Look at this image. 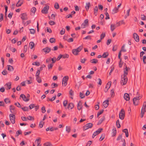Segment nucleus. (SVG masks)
Listing matches in <instances>:
<instances>
[{"instance_id":"nucleus-30","label":"nucleus","mask_w":146,"mask_h":146,"mask_svg":"<svg viewBox=\"0 0 146 146\" xmlns=\"http://www.w3.org/2000/svg\"><path fill=\"white\" fill-rule=\"evenodd\" d=\"M125 45L124 44L122 47L121 49V50L120 51L121 52H125L126 51V50L125 49Z\"/></svg>"},{"instance_id":"nucleus-2","label":"nucleus","mask_w":146,"mask_h":146,"mask_svg":"<svg viewBox=\"0 0 146 146\" xmlns=\"http://www.w3.org/2000/svg\"><path fill=\"white\" fill-rule=\"evenodd\" d=\"M82 48V46H80L76 49H73L72 50V52L74 54L76 55L78 54V53L81 50Z\"/></svg>"},{"instance_id":"nucleus-20","label":"nucleus","mask_w":146,"mask_h":146,"mask_svg":"<svg viewBox=\"0 0 146 146\" xmlns=\"http://www.w3.org/2000/svg\"><path fill=\"white\" fill-rule=\"evenodd\" d=\"M74 104L72 103H70L68 106L67 108L69 110H71L74 107Z\"/></svg>"},{"instance_id":"nucleus-44","label":"nucleus","mask_w":146,"mask_h":146,"mask_svg":"<svg viewBox=\"0 0 146 146\" xmlns=\"http://www.w3.org/2000/svg\"><path fill=\"white\" fill-rule=\"evenodd\" d=\"M116 125L117 126V127L118 128H119L121 126L120 124L119 123V120L118 119L116 121Z\"/></svg>"},{"instance_id":"nucleus-62","label":"nucleus","mask_w":146,"mask_h":146,"mask_svg":"<svg viewBox=\"0 0 146 146\" xmlns=\"http://www.w3.org/2000/svg\"><path fill=\"white\" fill-rule=\"evenodd\" d=\"M51 57H50L46 59V63L49 62L51 60Z\"/></svg>"},{"instance_id":"nucleus-51","label":"nucleus","mask_w":146,"mask_h":146,"mask_svg":"<svg viewBox=\"0 0 146 146\" xmlns=\"http://www.w3.org/2000/svg\"><path fill=\"white\" fill-rule=\"evenodd\" d=\"M62 58H68L69 57V55L68 54H65L64 55H62Z\"/></svg>"},{"instance_id":"nucleus-55","label":"nucleus","mask_w":146,"mask_h":146,"mask_svg":"<svg viewBox=\"0 0 146 146\" xmlns=\"http://www.w3.org/2000/svg\"><path fill=\"white\" fill-rule=\"evenodd\" d=\"M105 36V34L104 33H102L100 36L101 39L103 38Z\"/></svg>"},{"instance_id":"nucleus-64","label":"nucleus","mask_w":146,"mask_h":146,"mask_svg":"<svg viewBox=\"0 0 146 146\" xmlns=\"http://www.w3.org/2000/svg\"><path fill=\"white\" fill-rule=\"evenodd\" d=\"M143 61L144 64L146 63V56H143Z\"/></svg>"},{"instance_id":"nucleus-58","label":"nucleus","mask_w":146,"mask_h":146,"mask_svg":"<svg viewBox=\"0 0 146 146\" xmlns=\"http://www.w3.org/2000/svg\"><path fill=\"white\" fill-rule=\"evenodd\" d=\"M49 23L51 25H53L55 24V22L52 21H50L49 22Z\"/></svg>"},{"instance_id":"nucleus-32","label":"nucleus","mask_w":146,"mask_h":146,"mask_svg":"<svg viewBox=\"0 0 146 146\" xmlns=\"http://www.w3.org/2000/svg\"><path fill=\"white\" fill-rule=\"evenodd\" d=\"M111 83V82H109L107 84L105 88L109 89L110 87Z\"/></svg>"},{"instance_id":"nucleus-40","label":"nucleus","mask_w":146,"mask_h":146,"mask_svg":"<svg viewBox=\"0 0 146 146\" xmlns=\"http://www.w3.org/2000/svg\"><path fill=\"white\" fill-rule=\"evenodd\" d=\"M146 111H144L141 110V117L142 118L145 112Z\"/></svg>"},{"instance_id":"nucleus-57","label":"nucleus","mask_w":146,"mask_h":146,"mask_svg":"<svg viewBox=\"0 0 146 146\" xmlns=\"http://www.w3.org/2000/svg\"><path fill=\"white\" fill-rule=\"evenodd\" d=\"M56 57H54L52 58H51V60L52 61V63H54L56 61Z\"/></svg>"},{"instance_id":"nucleus-52","label":"nucleus","mask_w":146,"mask_h":146,"mask_svg":"<svg viewBox=\"0 0 146 146\" xmlns=\"http://www.w3.org/2000/svg\"><path fill=\"white\" fill-rule=\"evenodd\" d=\"M27 119H28L29 120H34V118L33 117L29 115L27 117Z\"/></svg>"},{"instance_id":"nucleus-9","label":"nucleus","mask_w":146,"mask_h":146,"mask_svg":"<svg viewBox=\"0 0 146 146\" xmlns=\"http://www.w3.org/2000/svg\"><path fill=\"white\" fill-rule=\"evenodd\" d=\"M49 9V6L47 5L44 7L42 10V12L43 13L46 14L47 13L48 10Z\"/></svg>"},{"instance_id":"nucleus-39","label":"nucleus","mask_w":146,"mask_h":146,"mask_svg":"<svg viewBox=\"0 0 146 146\" xmlns=\"http://www.w3.org/2000/svg\"><path fill=\"white\" fill-rule=\"evenodd\" d=\"M49 41L51 43H54L55 41V39L54 38H50Z\"/></svg>"},{"instance_id":"nucleus-26","label":"nucleus","mask_w":146,"mask_h":146,"mask_svg":"<svg viewBox=\"0 0 146 146\" xmlns=\"http://www.w3.org/2000/svg\"><path fill=\"white\" fill-rule=\"evenodd\" d=\"M146 107V101H145L144 102L143 105L141 109V110H143L144 111H146L145 109Z\"/></svg>"},{"instance_id":"nucleus-6","label":"nucleus","mask_w":146,"mask_h":146,"mask_svg":"<svg viewBox=\"0 0 146 146\" xmlns=\"http://www.w3.org/2000/svg\"><path fill=\"white\" fill-rule=\"evenodd\" d=\"M93 126V124L91 123H89L86 124L83 127V129L86 130L89 128H91Z\"/></svg>"},{"instance_id":"nucleus-5","label":"nucleus","mask_w":146,"mask_h":146,"mask_svg":"<svg viewBox=\"0 0 146 146\" xmlns=\"http://www.w3.org/2000/svg\"><path fill=\"white\" fill-rule=\"evenodd\" d=\"M140 99V96H137L136 97L134 98L133 99V102L135 106L138 105V101Z\"/></svg>"},{"instance_id":"nucleus-50","label":"nucleus","mask_w":146,"mask_h":146,"mask_svg":"<svg viewBox=\"0 0 146 146\" xmlns=\"http://www.w3.org/2000/svg\"><path fill=\"white\" fill-rule=\"evenodd\" d=\"M21 109L24 111H27L28 110V108L27 107L22 108Z\"/></svg>"},{"instance_id":"nucleus-24","label":"nucleus","mask_w":146,"mask_h":146,"mask_svg":"<svg viewBox=\"0 0 146 146\" xmlns=\"http://www.w3.org/2000/svg\"><path fill=\"white\" fill-rule=\"evenodd\" d=\"M116 27L114 24H111L110 26L111 30V31H113Z\"/></svg>"},{"instance_id":"nucleus-22","label":"nucleus","mask_w":146,"mask_h":146,"mask_svg":"<svg viewBox=\"0 0 146 146\" xmlns=\"http://www.w3.org/2000/svg\"><path fill=\"white\" fill-rule=\"evenodd\" d=\"M123 132L125 133V136L126 137H128V130L127 129H123Z\"/></svg>"},{"instance_id":"nucleus-12","label":"nucleus","mask_w":146,"mask_h":146,"mask_svg":"<svg viewBox=\"0 0 146 146\" xmlns=\"http://www.w3.org/2000/svg\"><path fill=\"white\" fill-rule=\"evenodd\" d=\"M21 17L23 20H26L27 19V15L25 13L21 14Z\"/></svg>"},{"instance_id":"nucleus-35","label":"nucleus","mask_w":146,"mask_h":146,"mask_svg":"<svg viewBox=\"0 0 146 146\" xmlns=\"http://www.w3.org/2000/svg\"><path fill=\"white\" fill-rule=\"evenodd\" d=\"M44 146H52V144L49 142H47L44 144Z\"/></svg>"},{"instance_id":"nucleus-16","label":"nucleus","mask_w":146,"mask_h":146,"mask_svg":"<svg viewBox=\"0 0 146 146\" xmlns=\"http://www.w3.org/2000/svg\"><path fill=\"white\" fill-rule=\"evenodd\" d=\"M43 50L46 53H48L50 51L51 49L50 48L47 47L43 49Z\"/></svg>"},{"instance_id":"nucleus-33","label":"nucleus","mask_w":146,"mask_h":146,"mask_svg":"<svg viewBox=\"0 0 146 146\" xmlns=\"http://www.w3.org/2000/svg\"><path fill=\"white\" fill-rule=\"evenodd\" d=\"M108 52H105L103 53L102 55V57L104 58H106L108 56Z\"/></svg>"},{"instance_id":"nucleus-34","label":"nucleus","mask_w":146,"mask_h":146,"mask_svg":"<svg viewBox=\"0 0 146 146\" xmlns=\"http://www.w3.org/2000/svg\"><path fill=\"white\" fill-rule=\"evenodd\" d=\"M41 138L39 137L38 139H37L35 140V142L37 144H40V143Z\"/></svg>"},{"instance_id":"nucleus-8","label":"nucleus","mask_w":146,"mask_h":146,"mask_svg":"<svg viewBox=\"0 0 146 146\" xmlns=\"http://www.w3.org/2000/svg\"><path fill=\"white\" fill-rule=\"evenodd\" d=\"M102 130L103 129L102 128L99 129L95 131L93 133L92 136V137L93 138H94L96 136L100 133Z\"/></svg>"},{"instance_id":"nucleus-4","label":"nucleus","mask_w":146,"mask_h":146,"mask_svg":"<svg viewBox=\"0 0 146 146\" xmlns=\"http://www.w3.org/2000/svg\"><path fill=\"white\" fill-rule=\"evenodd\" d=\"M68 78V77L67 76H64L63 77L62 80V84L63 85L64 84V86H66L67 85Z\"/></svg>"},{"instance_id":"nucleus-28","label":"nucleus","mask_w":146,"mask_h":146,"mask_svg":"<svg viewBox=\"0 0 146 146\" xmlns=\"http://www.w3.org/2000/svg\"><path fill=\"white\" fill-rule=\"evenodd\" d=\"M98 62V60L96 59H94L90 60V62L92 63L96 64V63Z\"/></svg>"},{"instance_id":"nucleus-3","label":"nucleus","mask_w":146,"mask_h":146,"mask_svg":"<svg viewBox=\"0 0 146 146\" xmlns=\"http://www.w3.org/2000/svg\"><path fill=\"white\" fill-rule=\"evenodd\" d=\"M10 120L12 124H14L15 122V115L13 114H11L9 115Z\"/></svg>"},{"instance_id":"nucleus-7","label":"nucleus","mask_w":146,"mask_h":146,"mask_svg":"<svg viewBox=\"0 0 146 146\" xmlns=\"http://www.w3.org/2000/svg\"><path fill=\"white\" fill-rule=\"evenodd\" d=\"M125 116V112L123 109H122L119 113V117L121 120L124 119Z\"/></svg>"},{"instance_id":"nucleus-59","label":"nucleus","mask_w":146,"mask_h":146,"mask_svg":"<svg viewBox=\"0 0 146 146\" xmlns=\"http://www.w3.org/2000/svg\"><path fill=\"white\" fill-rule=\"evenodd\" d=\"M56 15L54 14H52L51 15V19L53 20H54L55 19V17Z\"/></svg>"},{"instance_id":"nucleus-43","label":"nucleus","mask_w":146,"mask_h":146,"mask_svg":"<svg viewBox=\"0 0 146 146\" xmlns=\"http://www.w3.org/2000/svg\"><path fill=\"white\" fill-rule=\"evenodd\" d=\"M105 136V135L104 134H102L100 138V141H102L104 138Z\"/></svg>"},{"instance_id":"nucleus-23","label":"nucleus","mask_w":146,"mask_h":146,"mask_svg":"<svg viewBox=\"0 0 146 146\" xmlns=\"http://www.w3.org/2000/svg\"><path fill=\"white\" fill-rule=\"evenodd\" d=\"M35 44L33 42H31L29 44V46L31 49H32L34 46Z\"/></svg>"},{"instance_id":"nucleus-54","label":"nucleus","mask_w":146,"mask_h":146,"mask_svg":"<svg viewBox=\"0 0 146 146\" xmlns=\"http://www.w3.org/2000/svg\"><path fill=\"white\" fill-rule=\"evenodd\" d=\"M33 65H35L36 66H38L40 65L39 63L37 62H33L32 63Z\"/></svg>"},{"instance_id":"nucleus-53","label":"nucleus","mask_w":146,"mask_h":146,"mask_svg":"<svg viewBox=\"0 0 146 146\" xmlns=\"http://www.w3.org/2000/svg\"><path fill=\"white\" fill-rule=\"evenodd\" d=\"M104 110H101L100 111L98 112L97 115V117H98L103 112Z\"/></svg>"},{"instance_id":"nucleus-25","label":"nucleus","mask_w":146,"mask_h":146,"mask_svg":"<svg viewBox=\"0 0 146 146\" xmlns=\"http://www.w3.org/2000/svg\"><path fill=\"white\" fill-rule=\"evenodd\" d=\"M11 82H9L6 84L5 86H6L8 87L9 89H10L11 88Z\"/></svg>"},{"instance_id":"nucleus-14","label":"nucleus","mask_w":146,"mask_h":146,"mask_svg":"<svg viewBox=\"0 0 146 146\" xmlns=\"http://www.w3.org/2000/svg\"><path fill=\"white\" fill-rule=\"evenodd\" d=\"M109 100H106L103 103V105L104 107L106 108H107L109 105Z\"/></svg>"},{"instance_id":"nucleus-37","label":"nucleus","mask_w":146,"mask_h":146,"mask_svg":"<svg viewBox=\"0 0 146 146\" xmlns=\"http://www.w3.org/2000/svg\"><path fill=\"white\" fill-rule=\"evenodd\" d=\"M4 101L6 104L10 103L11 102L10 100L8 98H6L5 99Z\"/></svg>"},{"instance_id":"nucleus-29","label":"nucleus","mask_w":146,"mask_h":146,"mask_svg":"<svg viewBox=\"0 0 146 146\" xmlns=\"http://www.w3.org/2000/svg\"><path fill=\"white\" fill-rule=\"evenodd\" d=\"M21 134V130H18L16 132L15 136L18 137L19 135Z\"/></svg>"},{"instance_id":"nucleus-48","label":"nucleus","mask_w":146,"mask_h":146,"mask_svg":"<svg viewBox=\"0 0 146 146\" xmlns=\"http://www.w3.org/2000/svg\"><path fill=\"white\" fill-rule=\"evenodd\" d=\"M104 119H105V118L104 117H103L102 118H101L99 120V121L98 123V124H100V123H101L103 121H104Z\"/></svg>"},{"instance_id":"nucleus-49","label":"nucleus","mask_w":146,"mask_h":146,"mask_svg":"<svg viewBox=\"0 0 146 146\" xmlns=\"http://www.w3.org/2000/svg\"><path fill=\"white\" fill-rule=\"evenodd\" d=\"M105 14L106 16V17L105 19H110L108 13L107 12V11H106L105 13Z\"/></svg>"},{"instance_id":"nucleus-56","label":"nucleus","mask_w":146,"mask_h":146,"mask_svg":"<svg viewBox=\"0 0 146 146\" xmlns=\"http://www.w3.org/2000/svg\"><path fill=\"white\" fill-rule=\"evenodd\" d=\"M53 66V64H48V69H50L52 68V67Z\"/></svg>"},{"instance_id":"nucleus-11","label":"nucleus","mask_w":146,"mask_h":146,"mask_svg":"<svg viewBox=\"0 0 146 146\" xmlns=\"http://www.w3.org/2000/svg\"><path fill=\"white\" fill-rule=\"evenodd\" d=\"M88 19H86L84 21V23H83V28H86L88 26Z\"/></svg>"},{"instance_id":"nucleus-45","label":"nucleus","mask_w":146,"mask_h":146,"mask_svg":"<svg viewBox=\"0 0 146 146\" xmlns=\"http://www.w3.org/2000/svg\"><path fill=\"white\" fill-rule=\"evenodd\" d=\"M31 11L34 14L35 13V12H36V9L35 7H33L31 9Z\"/></svg>"},{"instance_id":"nucleus-60","label":"nucleus","mask_w":146,"mask_h":146,"mask_svg":"<svg viewBox=\"0 0 146 146\" xmlns=\"http://www.w3.org/2000/svg\"><path fill=\"white\" fill-rule=\"evenodd\" d=\"M67 102H68L66 100H64V101L63 102V106L64 107H65L66 106V105L67 104Z\"/></svg>"},{"instance_id":"nucleus-46","label":"nucleus","mask_w":146,"mask_h":146,"mask_svg":"<svg viewBox=\"0 0 146 146\" xmlns=\"http://www.w3.org/2000/svg\"><path fill=\"white\" fill-rule=\"evenodd\" d=\"M141 19L143 20H146V17L144 15H141Z\"/></svg>"},{"instance_id":"nucleus-36","label":"nucleus","mask_w":146,"mask_h":146,"mask_svg":"<svg viewBox=\"0 0 146 146\" xmlns=\"http://www.w3.org/2000/svg\"><path fill=\"white\" fill-rule=\"evenodd\" d=\"M54 7L56 9H57L59 8V6L58 4L56 2L55 3L54 5Z\"/></svg>"},{"instance_id":"nucleus-17","label":"nucleus","mask_w":146,"mask_h":146,"mask_svg":"<svg viewBox=\"0 0 146 146\" xmlns=\"http://www.w3.org/2000/svg\"><path fill=\"white\" fill-rule=\"evenodd\" d=\"M23 2L21 0H19L18 3L16 4V6L17 7H19L21 6L23 4Z\"/></svg>"},{"instance_id":"nucleus-19","label":"nucleus","mask_w":146,"mask_h":146,"mask_svg":"<svg viewBox=\"0 0 146 146\" xmlns=\"http://www.w3.org/2000/svg\"><path fill=\"white\" fill-rule=\"evenodd\" d=\"M8 68V70L10 71H13L14 70V68L13 67L10 65H8L7 66Z\"/></svg>"},{"instance_id":"nucleus-61","label":"nucleus","mask_w":146,"mask_h":146,"mask_svg":"<svg viewBox=\"0 0 146 146\" xmlns=\"http://www.w3.org/2000/svg\"><path fill=\"white\" fill-rule=\"evenodd\" d=\"M41 111L43 113L45 112L46 111V110L45 109V108L44 106H43L41 108Z\"/></svg>"},{"instance_id":"nucleus-31","label":"nucleus","mask_w":146,"mask_h":146,"mask_svg":"<svg viewBox=\"0 0 146 146\" xmlns=\"http://www.w3.org/2000/svg\"><path fill=\"white\" fill-rule=\"evenodd\" d=\"M118 9L116 7L114 8L112 10V13L113 14H114L116 13L118 10Z\"/></svg>"},{"instance_id":"nucleus-10","label":"nucleus","mask_w":146,"mask_h":146,"mask_svg":"<svg viewBox=\"0 0 146 146\" xmlns=\"http://www.w3.org/2000/svg\"><path fill=\"white\" fill-rule=\"evenodd\" d=\"M20 97L22 98L23 100L25 102H27L29 100V98H27L26 96L23 94H21L20 95Z\"/></svg>"},{"instance_id":"nucleus-38","label":"nucleus","mask_w":146,"mask_h":146,"mask_svg":"<svg viewBox=\"0 0 146 146\" xmlns=\"http://www.w3.org/2000/svg\"><path fill=\"white\" fill-rule=\"evenodd\" d=\"M66 131L68 133H69L70 131V126H66Z\"/></svg>"},{"instance_id":"nucleus-13","label":"nucleus","mask_w":146,"mask_h":146,"mask_svg":"<svg viewBox=\"0 0 146 146\" xmlns=\"http://www.w3.org/2000/svg\"><path fill=\"white\" fill-rule=\"evenodd\" d=\"M133 37L135 41L137 42H138L139 41V37L138 35L136 33L133 34Z\"/></svg>"},{"instance_id":"nucleus-42","label":"nucleus","mask_w":146,"mask_h":146,"mask_svg":"<svg viewBox=\"0 0 146 146\" xmlns=\"http://www.w3.org/2000/svg\"><path fill=\"white\" fill-rule=\"evenodd\" d=\"M36 80L38 82L40 83L41 82L42 80L41 78L39 77H36Z\"/></svg>"},{"instance_id":"nucleus-18","label":"nucleus","mask_w":146,"mask_h":146,"mask_svg":"<svg viewBox=\"0 0 146 146\" xmlns=\"http://www.w3.org/2000/svg\"><path fill=\"white\" fill-rule=\"evenodd\" d=\"M128 73V69L126 67L124 70V74L122 76H126L127 75Z\"/></svg>"},{"instance_id":"nucleus-1","label":"nucleus","mask_w":146,"mask_h":146,"mask_svg":"<svg viewBox=\"0 0 146 146\" xmlns=\"http://www.w3.org/2000/svg\"><path fill=\"white\" fill-rule=\"evenodd\" d=\"M128 81V79L127 76H121V84L122 85H125Z\"/></svg>"},{"instance_id":"nucleus-41","label":"nucleus","mask_w":146,"mask_h":146,"mask_svg":"<svg viewBox=\"0 0 146 146\" xmlns=\"http://www.w3.org/2000/svg\"><path fill=\"white\" fill-rule=\"evenodd\" d=\"M52 88H54L55 87H57L58 86V85L55 83H52L51 86Z\"/></svg>"},{"instance_id":"nucleus-47","label":"nucleus","mask_w":146,"mask_h":146,"mask_svg":"<svg viewBox=\"0 0 146 146\" xmlns=\"http://www.w3.org/2000/svg\"><path fill=\"white\" fill-rule=\"evenodd\" d=\"M30 33L32 34H34L35 32V30L33 29H30Z\"/></svg>"},{"instance_id":"nucleus-15","label":"nucleus","mask_w":146,"mask_h":146,"mask_svg":"<svg viewBox=\"0 0 146 146\" xmlns=\"http://www.w3.org/2000/svg\"><path fill=\"white\" fill-rule=\"evenodd\" d=\"M124 98L126 101H129L130 100L129 95V94L127 93H125L124 94Z\"/></svg>"},{"instance_id":"nucleus-21","label":"nucleus","mask_w":146,"mask_h":146,"mask_svg":"<svg viewBox=\"0 0 146 146\" xmlns=\"http://www.w3.org/2000/svg\"><path fill=\"white\" fill-rule=\"evenodd\" d=\"M81 102L80 101L77 105V108L79 110H81L82 109V106H81Z\"/></svg>"},{"instance_id":"nucleus-27","label":"nucleus","mask_w":146,"mask_h":146,"mask_svg":"<svg viewBox=\"0 0 146 146\" xmlns=\"http://www.w3.org/2000/svg\"><path fill=\"white\" fill-rule=\"evenodd\" d=\"M90 5V3L89 2H88L86 3V5L85 6V8L86 11H88Z\"/></svg>"},{"instance_id":"nucleus-63","label":"nucleus","mask_w":146,"mask_h":146,"mask_svg":"<svg viewBox=\"0 0 146 146\" xmlns=\"http://www.w3.org/2000/svg\"><path fill=\"white\" fill-rule=\"evenodd\" d=\"M69 94L72 96H73L74 92L72 89L70 90L69 91Z\"/></svg>"}]
</instances>
